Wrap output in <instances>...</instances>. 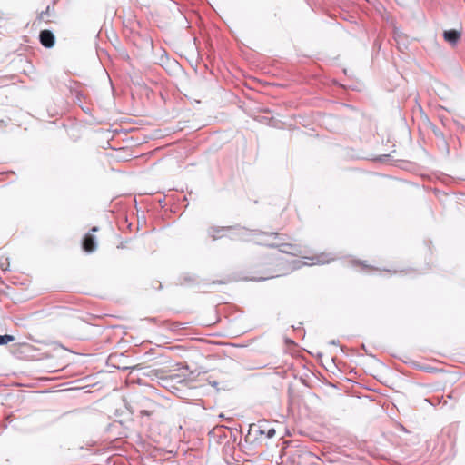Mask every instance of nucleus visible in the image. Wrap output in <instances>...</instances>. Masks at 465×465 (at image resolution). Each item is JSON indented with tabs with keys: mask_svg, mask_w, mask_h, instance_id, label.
<instances>
[{
	"mask_svg": "<svg viewBox=\"0 0 465 465\" xmlns=\"http://www.w3.org/2000/svg\"><path fill=\"white\" fill-rule=\"evenodd\" d=\"M287 235L282 234V239L278 240V243L276 248L280 250V252L295 256L301 257L302 259H308L311 261L312 265L315 264H322L325 262H329L331 258L328 257L325 253L320 254H312V252L305 247H302L300 244L288 242L285 240L287 239Z\"/></svg>",
	"mask_w": 465,
	"mask_h": 465,
	"instance_id": "f257e3e1",
	"label": "nucleus"
},
{
	"mask_svg": "<svg viewBox=\"0 0 465 465\" xmlns=\"http://www.w3.org/2000/svg\"><path fill=\"white\" fill-rule=\"evenodd\" d=\"M282 233L275 232H261L255 233L253 235L252 240L256 244L276 248L278 240H282Z\"/></svg>",
	"mask_w": 465,
	"mask_h": 465,
	"instance_id": "f03ea898",
	"label": "nucleus"
},
{
	"mask_svg": "<svg viewBox=\"0 0 465 465\" xmlns=\"http://www.w3.org/2000/svg\"><path fill=\"white\" fill-rule=\"evenodd\" d=\"M39 41L44 47L51 48L55 44V35L51 30L44 29L39 33Z\"/></svg>",
	"mask_w": 465,
	"mask_h": 465,
	"instance_id": "7ed1b4c3",
	"label": "nucleus"
},
{
	"mask_svg": "<svg viewBox=\"0 0 465 465\" xmlns=\"http://www.w3.org/2000/svg\"><path fill=\"white\" fill-rule=\"evenodd\" d=\"M442 36L447 43L455 45L461 38V31L456 28L447 29L443 31Z\"/></svg>",
	"mask_w": 465,
	"mask_h": 465,
	"instance_id": "20e7f679",
	"label": "nucleus"
},
{
	"mask_svg": "<svg viewBox=\"0 0 465 465\" xmlns=\"http://www.w3.org/2000/svg\"><path fill=\"white\" fill-rule=\"evenodd\" d=\"M83 249L86 252H93L96 249L95 238L90 233H87L83 240Z\"/></svg>",
	"mask_w": 465,
	"mask_h": 465,
	"instance_id": "39448f33",
	"label": "nucleus"
},
{
	"mask_svg": "<svg viewBox=\"0 0 465 465\" xmlns=\"http://www.w3.org/2000/svg\"><path fill=\"white\" fill-rule=\"evenodd\" d=\"M163 64H161L163 67L167 66L170 64V69L172 71H175L179 67V64L177 60H163Z\"/></svg>",
	"mask_w": 465,
	"mask_h": 465,
	"instance_id": "423d86ee",
	"label": "nucleus"
},
{
	"mask_svg": "<svg viewBox=\"0 0 465 465\" xmlns=\"http://www.w3.org/2000/svg\"><path fill=\"white\" fill-rule=\"evenodd\" d=\"M15 341V337L12 335H0V345L7 344Z\"/></svg>",
	"mask_w": 465,
	"mask_h": 465,
	"instance_id": "0eeeda50",
	"label": "nucleus"
},
{
	"mask_svg": "<svg viewBox=\"0 0 465 465\" xmlns=\"http://www.w3.org/2000/svg\"><path fill=\"white\" fill-rule=\"evenodd\" d=\"M154 55L158 58H168L167 52L162 47L158 48L157 52L154 53Z\"/></svg>",
	"mask_w": 465,
	"mask_h": 465,
	"instance_id": "6e6552de",
	"label": "nucleus"
},
{
	"mask_svg": "<svg viewBox=\"0 0 465 465\" xmlns=\"http://www.w3.org/2000/svg\"><path fill=\"white\" fill-rule=\"evenodd\" d=\"M0 267L3 271L6 270L9 267V262L7 258L2 257L0 259Z\"/></svg>",
	"mask_w": 465,
	"mask_h": 465,
	"instance_id": "1a4fd4ad",
	"label": "nucleus"
},
{
	"mask_svg": "<svg viewBox=\"0 0 465 465\" xmlns=\"http://www.w3.org/2000/svg\"><path fill=\"white\" fill-rule=\"evenodd\" d=\"M49 12H50V6L48 5L45 11L41 12L40 18L44 19L45 16H48Z\"/></svg>",
	"mask_w": 465,
	"mask_h": 465,
	"instance_id": "9d476101",
	"label": "nucleus"
},
{
	"mask_svg": "<svg viewBox=\"0 0 465 465\" xmlns=\"http://www.w3.org/2000/svg\"><path fill=\"white\" fill-rule=\"evenodd\" d=\"M173 330L181 329V323H179V322L173 323Z\"/></svg>",
	"mask_w": 465,
	"mask_h": 465,
	"instance_id": "9b49d317",
	"label": "nucleus"
},
{
	"mask_svg": "<svg viewBox=\"0 0 465 465\" xmlns=\"http://www.w3.org/2000/svg\"><path fill=\"white\" fill-rule=\"evenodd\" d=\"M147 45L152 48V50L154 52V46L153 45V42L147 43Z\"/></svg>",
	"mask_w": 465,
	"mask_h": 465,
	"instance_id": "f8f14e48",
	"label": "nucleus"
},
{
	"mask_svg": "<svg viewBox=\"0 0 465 465\" xmlns=\"http://www.w3.org/2000/svg\"><path fill=\"white\" fill-rule=\"evenodd\" d=\"M102 54H105V51L102 50V53L100 54L97 52V56L100 57Z\"/></svg>",
	"mask_w": 465,
	"mask_h": 465,
	"instance_id": "ddd939ff",
	"label": "nucleus"
},
{
	"mask_svg": "<svg viewBox=\"0 0 465 465\" xmlns=\"http://www.w3.org/2000/svg\"><path fill=\"white\" fill-rule=\"evenodd\" d=\"M98 231V227L96 226H94L92 229H91V232H97Z\"/></svg>",
	"mask_w": 465,
	"mask_h": 465,
	"instance_id": "4468645a",
	"label": "nucleus"
},
{
	"mask_svg": "<svg viewBox=\"0 0 465 465\" xmlns=\"http://www.w3.org/2000/svg\"><path fill=\"white\" fill-rule=\"evenodd\" d=\"M142 413H145V415H148V412H146V411H142Z\"/></svg>",
	"mask_w": 465,
	"mask_h": 465,
	"instance_id": "2eb2a0df",
	"label": "nucleus"
},
{
	"mask_svg": "<svg viewBox=\"0 0 465 465\" xmlns=\"http://www.w3.org/2000/svg\"><path fill=\"white\" fill-rule=\"evenodd\" d=\"M142 413H145V415H148V412H146V411H142Z\"/></svg>",
	"mask_w": 465,
	"mask_h": 465,
	"instance_id": "dca6fc26",
	"label": "nucleus"
},
{
	"mask_svg": "<svg viewBox=\"0 0 465 465\" xmlns=\"http://www.w3.org/2000/svg\"><path fill=\"white\" fill-rule=\"evenodd\" d=\"M142 413H145V415H148V412H146V411H142Z\"/></svg>",
	"mask_w": 465,
	"mask_h": 465,
	"instance_id": "f3484780",
	"label": "nucleus"
}]
</instances>
